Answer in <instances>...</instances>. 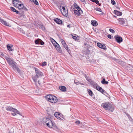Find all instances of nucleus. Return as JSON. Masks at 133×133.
Masks as SVG:
<instances>
[{
    "instance_id": "nucleus-3",
    "label": "nucleus",
    "mask_w": 133,
    "mask_h": 133,
    "mask_svg": "<svg viewBox=\"0 0 133 133\" xmlns=\"http://www.w3.org/2000/svg\"><path fill=\"white\" fill-rule=\"evenodd\" d=\"M43 121L45 123L46 125L49 128H52L53 127V124L50 119V117H45L43 118Z\"/></svg>"
},
{
    "instance_id": "nucleus-45",
    "label": "nucleus",
    "mask_w": 133,
    "mask_h": 133,
    "mask_svg": "<svg viewBox=\"0 0 133 133\" xmlns=\"http://www.w3.org/2000/svg\"><path fill=\"white\" fill-rule=\"evenodd\" d=\"M22 9L25 11H27L28 10L25 7H24L22 8Z\"/></svg>"
},
{
    "instance_id": "nucleus-21",
    "label": "nucleus",
    "mask_w": 133,
    "mask_h": 133,
    "mask_svg": "<svg viewBox=\"0 0 133 133\" xmlns=\"http://www.w3.org/2000/svg\"><path fill=\"white\" fill-rule=\"evenodd\" d=\"M15 6L17 7L19 9H22V8H23L24 5L23 4H19L17 3L16 5V6Z\"/></svg>"
},
{
    "instance_id": "nucleus-12",
    "label": "nucleus",
    "mask_w": 133,
    "mask_h": 133,
    "mask_svg": "<svg viewBox=\"0 0 133 133\" xmlns=\"http://www.w3.org/2000/svg\"><path fill=\"white\" fill-rule=\"evenodd\" d=\"M35 43L36 44H40L43 45L44 44V42L40 39H38L35 41Z\"/></svg>"
},
{
    "instance_id": "nucleus-40",
    "label": "nucleus",
    "mask_w": 133,
    "mask_h": 133,
    "mask_svg": "<svg viewBox=\"0 0 133 133\" xmlns=\"http://www.w3.org/2000/svg\"><path fill=\"white\" fill-rule=\"evenodd\" d=\"M42 66H44L46 65V62H43L42 63Z\"/></svg>"
},
{
    "instance_id": "nucleus-36",
    "label": "nucleus",
    "mask_w": 133,
    "mask_h": 133,
    "mask_svg": "<svg viewBox=\"0 0 133 133\" xmlns=\"http://www.w3.org/2000/svg\"><path fill=\"white\" fill-rule=\"evenodd\" d=\"M109 30L110 32L113 33H114L115 32V31L112 29H110Z\"/></svg>"
},
{
    "instance_id": "nucleus-20",
    "label": "nucleus",
    "mask_w": 133,
    "mask_h": 133,
    "mask_svg": "<svg viewBox=\"0 0 133 133\" xmlns=\"http://www.w3.org/2000/svg\"><path fill=\"white\" fill-rule=\"evenodd\" d=\"M59 89L63 92L66 91V87L64 86H61L59 87Z\"/></svg>"
},
{
    "instance_id": "nucleus-13",
    "label": "nucleus",
    "mask_w": 133,
    "mask_h": 133,
    "mask_svg": "<svg viewBox=\"0 0 133 133\" xmlns=\"http://www.w3.org/2000/svg\"><path fill=\"white\" fill-rule=\"evenodd\" d=\"M102 106H103L104 108L106 110H107L109 109L110 107V105L109 104H108L107 103H102Z\"/></svg>"
},
{
    "instance_id": "nucleus-49",
    "label": "nucleus",
    "mask_w": 133,
    "mask_h": 133,
    "mask_svg": "<svg viewBox=\"0 0 133 133\" xmlns=\"http://www.w3.org/2000/svg\"><path fill=\"white\" fill-rule=\"evenodd\" d=\"M17 1L16 0H15V1H14L13 2V5H14V6H15V3H14V1Z\"/></svg>"
},
{
    "instance_id": "nucleus-17",
    "label": "nucleus",
    "mask_w": 133,
    "mask_h": 133,
    "mask_svg": "<svg viewBox=\"0 0 133 133\" xmlns=\"http://www.w3.org/2000/svg\"><path fill=\"white\" fill-rule=\"evenodd\" d=\"M54 20L55 22L58 24H61L62 23V21L58 18L54 19Z\"/></svg>"
},
{
    "instance_id": "nucleus-43",
    "label": "nucleus",
    "mask_w": 133,
    "mask_h": 133,
    "mask_svg": "<svg viewBox=\"0 0 133 133\" xmlns=\"http://www.w3.org/2000/svg\"><path fill=\"white\" fill-rule=\"evenodd\" d=\"M72 38L73 39H75V40H76V39H77V37H76L75 36H74L72 37Z\"/></svg>"
},
{
    "instance_id": "nucleus-5",
    "label": "nucleus",
    "mask_w": 133,
    "mask_h": 133,
    "mask_svg": "<svg viewBox=\"0 0 133 133\" xmlns=\"http://www.w3.org/2000/svg\"><path fill=\"white\" fill-rule=\"evenodd\" d=\"M61 11L62 15L64 16H67L68 14V12L66 7L63 6L62 9H61Z\"/></svg>"
},
{
    "instance_id": "nucleus-16",
    "label": "nucleus",
    "mask_w": 133,
    "mask_h": 133,
    "mask_svg": "<svg viewBox=\"0 0 133 133\" xmlns=\"http://www.w3.org/2000/svg\"><path fill=\"white\" fill-rule=\"evenodd\" d=\"M58 51L59 53H61L62 52V50L60 45L58 44L56 45L55 47Z\"/></svg>"
},
{
    "instance_id": "nucleus-37",
    "label": "nucleus",
    "mask_w": 133,
    "mask_h": 133,
    "mask_svg": "<svg viewBox=\"0 0 133 133\" xmlns=\"http://www.w3.org/2000/svg\"><path fill=\"white\" fill-rule=\"evenodd\" d=\"M109 109L111 112L113 111L114 109V108L112 107L111 105H110V108Z\"/></svg>"
},
{
    "instance_id": "nucleus-23",
    "label": "nucleus",
    "mask_w": 133,
    "mask_h": 133,
    "mask_svg": "<svg viewBox=\"0 0 133 133\" xmlns=\"http://www.w3.org/2000/svg\"><path fill=\"white\" fill-rule=\"evenodd\" d=\"M74 7L76 8L77 10L78 11H82L81 10V8L79 6H78L76 3H74Z\"/></svg>"
},
{
    "instance_id": "nucleus-25",
    "label": "nucleus",
    "mask_w": 133,
    "mask_h": 133,
    "mask_svg": "<svg viewBox=\"0 0 133 133\" xmlns=\"http://www.w3.org/2000/svg\"><path fill=\"white\" fill-rule=\"evenodd\" d=\"M43 79L42 78H41V79L39 80H38V84L40 85L41 84H42L43 83Z\"/></svg>"
},
{
    "instance_id": "nucleus-28",
    "label": "nucleus",
    "mask_w": 133,
    "mask_h": 133,
    "mask_svg": "<svg viewBox=\"0 0 133 133\" xmlns=\"http://www.w3.org/2000/svg\"><path fill=\"white\" fill-rule=\"evenodd\" d=\"M101 83L102 84H107L108 83V82L106 81L104 78L103 79L102 81H101Z\"/></svg>"
},
{
    "instance_id": "nucleus-22",
    "label": "nucleus",
    "mask_w": 133,
    "mask_h": 133,
    "mask_svg": "<svg viewBox=\"0 0 133 133\" xmlns=\"http://www.w3.org/2000/svg\"><path fill=\"white\" fill-rule=\"evenodd\" d=\"M91 24L94 26H96L98 24L97 22L95 20L91 21Z\"/></svg>"
},
{
    "instance_id": "nucleus-26",
    "label": "nucleus",
    "mask_w": 133,
    "mask_h": 133,
    "mask_svg": "<svg viewBox=\"0 0 133 133\" xmlns=\"http://www.w3.org/2000/svg\"><path fill=\"white\" fill-rule=\"evenodd\" d=\"M92 2L95 3L97 4H98L99 6L101 5V3H99V1L97 0H91Z\"/></svg>"
},
{
    "instance_id": "nucleus-39",
    "label": "nucleus",
    "mask_w": 133,
    "mask_h": 133,
    "mask_svg": "<svg viewBox=\"0 0 133 133\" xmlns=\"http://www.w3.org/2000/svg\"><path fill=\"white\" fill-rule=\"evenodd\" d=\"M111 2L112 4L113 5H114L116 3L114 0H111Z\"/></svg>"
},
{
    "instance_id": "nucleus-7",
    "label": "nucleus",
    "mask_w": 133,
    "mask_h": 133,
    "mask_svg": "<svg viewBox=\"0 0 133 133\" xmlns=\"http://www.w3.org/2000/svg\"><path fill=\"white\" fill-rule=\"evenodd\" d=\"M61 42L63 47L65 48L68 53L70 54L71 52L70 51V49H68L67 45L66 44L64 41L63 39H61Z\"/></svg>"
},
{
    "instance_id": "nucleus-34",
    "label": "nucleus",
    "mask_w": 133,
    "mask_h": 133,
    "mask_svg": "<svg viewBox=\"0 0 133 133\" xmlns=\"http://www.w3.org/2000/svg\"><path fill=\"white\" fill-rule=\"evenodd\" d=\"M39 28L43 30H44L45 29L43 25H40Z\"/></svg>"
},
{
    "instance_id": "nucleus-38",
    "label": "nucleus",
    "mask_w": 133,
    "mask_h": 133,
    "mask_svg": "<svg viewBox=\"0 0 133 133\" xmlns=\"http://www.w3.org/2000/svg\"><path fill=\"white\" fill-rule=\"evenodd\" d=\"M10 8L11 9V10L13 12H15L16 10V9L13 7H11Z\"/></svg>"
},
{
    "instance_id": "nucleus-8",
    "label": "nucleus",
    "mask_w": 133,
    "mask_h": 133,
    "mask_svg": "<svg viewBox=\"0 0 133 133\" xmlns=\"http://www.w3.org/2000/svg\"><path fill=\"white\" fill-rule=\"evenodd\" d=\"M55 116L58 119L63 120L64 119L63 115L59 112H56L55 114Z\"/></svg>"
},
{
    "instance_id": "nucleus-50",
    "label": "nucleus",
    "mask_w": 133,
    "mask_h": 133,
    "mask_svg": "<svg viewBox=\"0 0 133 133\" xmlns=\"http://www.w3.org/2000/svg\"><path fill=\"white\" fill-rule=\"evenodd\" d=\"M67 27H68L69 28H70V25H67Z\"/></svg>"
},
{
    "instance_id": "nucleus-44",
    "label": "nucleus",
    "mask_w": 133,
    "mask_h": 133,
    "mask_svg": "<svg viewBox=\"0 0 133 133\" xmlns=\"http://www.w3.org/2000/svg\"><path fill=\"white\" fill-rule=\"evenodd\" d=\"M75 123L76 124H79L80 123V122L79 121H76Z\"/></svg>"
},
{
    "instance_id": "nucleus-47",
    "label": "nucleus",
    "mask_w": 133,
    "mask_h": 133,
    "mask_svg": "<svg viewBox=\"0 0 133 133\" xmlns=\"http://www.w3.org/2000/svg\"><path fill=\"white\" fill-rule=\"evenodd\" d=\"M16 113L14 112V113H12V114L14 116L16 115Z\"/></svg>"
},
{
    "instance_id": "nucleus-31",
    "label": "nucleus",
    "mask_w": 133,
    "mask_h": 133,
    "mask_svg": "<svg viewBox=\"0 0 133 133\" xmlns=\"http://www.w3.org/2000/svg\"><path fill=\"white\" fill-rule=\"evenodd\" d=\"M74 82L76 84L78 85L79 84H81V85H83L82 83H81L78 81L76 80H74Z\"/></svg>"
},
{
    "instance_id": "nucleus-48",
    "label": "nucleus",
    "mask_w": 133,
    "mask_h": 133,
    "mask_svg": "<svg viewBox=\"0 0 133 133\" xmlns=\"http://www.w3.org/2000/svg\"><path fill=\"white\" fill-rule=\"evenodd\" d=\"M15 12L17 14H18V11L16 10Z\"/></svg>"
},
{
    "instance_id": "nucleus-10",
    "label": "nucleus",
    "mask_w": 133,
    "mask_h": 133,
    "mask_svg": "<svg viewBox=\"0 0 133 133\" xmlns=\"http://www.w3.org/2000/svg\"><path fill=\"white\" fill-rule=\"evenodd\" d=\"M114 38L115 39L116 41L118 43H121L123 41L122 38L118 35L115 36Z\"/></svg>"
},
{
    "instance_id": "nucleus-14",
    "label": "nucleus",
    "mask_w": 133,
    "mask_h": 133,
    "mask_svg": "<svg viewBox=\"0 0 133 133\" xmlns=\"http://www.w3.org/2000/svg\"><path fill=\"white\" fill-rule=\"evenodd\" d=\"M0 22L4 25L8 26H10L9 23H8L6 21H4L3 19H1L0 17Z\"/></svg>"
},
{
    "instance_id": "nucleus-11",
    "label": "nucleus",
    "mask_w": 133,
    "mask_h": 133,
    "mask_svg": "<svg viewBox=\"0 0 133 133\" xmlns=\"http://www.w3.org/2000/svg\"><path fill=\"white\" fill-rule=\"evenodd\" d=\"M96 88L100 92L104 95H106V94H107V93L105 92V91L99 86L98 85L97 86Z\"/></svg>"
},
{
    "instance_id": "nucleus-27",
    "label": "nucleus",
    "mask_w": 133,
    "mask_h": 133,
    "mask_svg": "<svg viewBox=\"0 0 133 133\" xmlns=\"http://www.w3.org/2000/svg\"><path fill=\"white\" fill-rule=\"evenodd\" d=\"M51 41L55 47L56 45H57V44H58L52 38V40H51Z\"/></svg>"
},
{
    "instance_id": "nucleus-9",
    "label": "nucleus",
    "mask_w": 133,
    "mask_h": 133,
    "mask_svg": "<svg viewBox=\"0 0 133 133\" xmlns=\"http://www.w3.org/2000/svg\"><path fill=\"white\" fill-rule=\"evenodd\" d=\"M11 65L12 68L14 70H16L18 72H20V70L18 68L17 64L16 62H14Z\"/></svg>"
},
{
    "instance_id": "nucleus-32",
    "label": "nucleus",
    "mask_w": 133,
    "mask_h": 133,
    "mask_svg": "<svg viewBox=\"0 0 133 133\" xmlns=\"http://www.w3.org/2000/svg\"><path fill=\"white\" fill-rule=\"evenodd\" d=\"M31 1H32L36 5H38V3L36 0H30Z\"/></svg>"
},
{
    "instance_id": "nucleus-18",
    "label": "nucleus",
    "mask_w": 133,
    "mask_h": 133,
    "mask_svg": "<svg viewBox=\"0 0 133 133\" xmlns=\"http://www.w3.org/2000/svg\"><path fill=\"white\" fill-rule=\"evenodd\" d=\"M114 13L118 16H121L122 14V12H121L118 11L116 10H114Z\"/></svg>"
},
{
    "instance_id": "nucleus-24",
    "label": "nucleus",
    "mask_w": 133,
    "mask_h": 133,
    "mask_svg": "<svg viewBox=\"0 0 133 133\" xmlns=\"http://www.w3.org/2000/svg\"><path fill=\"white\" fill-rule=\"evenodd\" d=\"M80 11H78V10H75L74 11V13L76 15L79 16L81 15V12H80Z\"/></svg>"
},
{
    "instance_id": "nucleus-41",
    "label": "nucleus",
    "mask_w": 133,
    "mask_h": 133,
    "mask_svg": "<svg viewBox=\"0 0 133 133\" xmlns=\"http://www.w3.org/2000/svg\"><path fill=\"white\" fill-rule=\"evenodd\" d=\"M80 1L83 2L84 4L86 3V1L85 0H80Z\"/></svg>"
},
{
    "instance_id": "nucleus-2",
    "label": "nucleus",
    "mask_w": 133,
    "mask_h": 133,
    "mask_svg": "<svg viewBox=\"0 0 133 133\" xmlns=\"http://www.w3.org/2000/svg\"><path fill=\"white\" fill-rule=\"evenodd\" d=\"M46 100L52 103H56L58 101L57 98L55 96L52 95H49L46 96Z\"/></svg>"
},
{
    "instance_id": "nucleus-52",
    "label": "nucleus",
    "mask_w": 133,
    "mask_h": 133,
    "mask_svg": "<svg viewBox=\"0 0 133 133\" xmlns=\"http://www.w3.org/2000/svg\"><path fill=\"white\" fill-rule=\"evenodd\" d=\"M130 118H131V119H132V118H131V117H130Z\"/></svg>"
},
{
    "instance_id": "nucleus-1",
    "label": "nucleus",
    "mask_w": 133,
    "mask_h": 133,
    "mask_svg": "<svg viewBox=\"0 0 133 133\" xmlns=\"http://www.w3.org/2000/svg\"><path fill=\"white\" fill-rule=\"evenodd\" d=\"M36 75L33 77L32 79L35 82V84H37V81L39 78H40L43 75V73L38 69L36 68H35Z\"/></svg>"
},
{
    "instance_id": "nucleus-6",
    "label": "nucleus",
    "mask_w": 133,
    "mask_h": 133,
    "mask_svg": "<svg viewBox=\"0 0 133 133\" xmlns=\"http://www.w3.org/2000/svg\"><path fill=\"white\" fill-rule=\"evenodd\" d=\"M6 109L8 111H10L14 112L16 113L17 114H19V112L18 110L11 107H6Z\"/></svg>"
},
{
    "instance_id": "nucleus-30",
    "label": "nucleus",
    "mask_w": 133,
    "mask_h": 133,
    "mask_svg": "<svg viewBox=\"0 0 133 133\" xmlns=\"http://www.w3.org/2000/svg\"><path fill=\"white\" fill-rule=\"evenodd\" d=\"M7 47L8 50L10 51H12V49L11 48V47L9 45H8L7 46Z\"/></svg>"
},
{
    "instance_id": "nucleus-51",
    "label": "nucleus",
    "mask_w": 133,
    "mask_h": 133,
    "mask_svg": "<svg viewBox=\"0 0 133 133\" xmlns=\"http://www.w3.org/2000/svg\"><path fill=\"white\" fill-rule=\"evenodd\" d=\"M114 17H116V16H114Z\"/></svg>"
},
{
    "instance_id": "nucleus-46",
    "label": "nucleus",
    "mask_w": 133,
    "mask_h": 133,
    "mask_svg": "<svg viewBox=\"0 0 133 133\" xmlns=\"http://www.w3.org/2000/svg\"><path fill=\"white\" fill-rule=\"evenodd\" d=\"M1 55L3 57L5 58V56H6L5 55L3 54L2 53L1 54Z\"/></svg>"
},
{
    "instance_id": "nucleus-15",
    "label": "nucleus",
    "mask_w": 133,
    "mask_h": 133,
    "mask_svg": "<svg viewBox=\"0 0 133 133\" xmlns=\"http://www.w3.org/2000/svg\"><path fill=\"white\" fill-rule=\"evenodd\" d=\"M97 45L99 48L104 49H105V46L103 44H102L100 43H97Z\"/></svg>"
},
{
    "instance_id": "nucleus-33",
    "label": "nucleus",
    "mask_w": 133,
    "mask_h": 133,
    "mask_svg": "<svg viewBox=\"0 0 133 133\" xmlns=\"http://www.w3.org/2000/svg\"><path fill=\"white\" fill-rule=\"evenodd\" d=\"M95 10H96V11L99 12H102L101 9L98 8L96 7L95 9Z\"/></svg>"
},
{
    "instance_id": "nucleus-4",
    "label": "nucleus",
    "mask_w": 133,
    "mask_h": 133,
    "mask_svg": "<svg viewBox=\"0 0 133 133\" xmlns=\"http://www.w3.org/2000/svg\"><path fill=\"white\" fill-rule=\"evenodd\" d=\"M5 58L9 65H11L14 62V61L13 59L9 55H8L7 56H5Z\"/></svg>"
},
{
    "instance_id": "nucleus-29",
    "label": "nucleus",
    "mask_w": 133,
    "mask_h": 133,
    "mask_svg": "<svg viewBox=\"0 0 133 133\" xmlns=\"http://www.w3.org/2000/svg\"><path fill=\"white\" fill-rule=\"evenodd\" d=\"M88 92L89 95L91 96H92L93 92L90 89H88Z\"/></svg>"
},
{
    "instance_id": "nucleus-42",
    "label": "nucleus",
    "mask_w": 133,
    "mask_h": 133,
    "mask_svg": "<svg viewBox=\"0 0 133 133\" xmlns=\"http://www.w3.org/2000/svg\"><path fill=\"white\" fill-rule=\"evenodd\" d=\"M108 37L110 39H111V36L110 35H108Z\"/></svg>"
},
{
    "instance_id": "nucleus-35",
    "label": "nucleus",
    "mask_w": 133,
    "mask_h": 133,
    "mask_svg": "<svg viewBox=\"0 0 133 133\" xmlns=\"http://www.w3.org/2000/svg\"><path fill=\"white\" fill-rule=\"evenodd\" d=\"M81 128L83 129H84L87 128V127L86 125H83L81 126Z\"/></svg>"
},
{
    "instance_id": "nucleus-19",
    "label": "nucleus",
    "mask_w": 133,
    "mask_h": 133,
    "mask_svg": "<svg viewBox=\"0 0 133 133\" xmlns=\"http://www.w3.org/2000/svg\"><path fill=\"white\" fill-rule=\"evenodd\" d=\"M118 20L121 24H125V21L123 18H119Z\"/></svg>"
}]
</instances>
